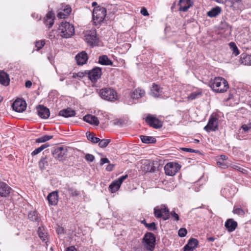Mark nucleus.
<instances>
[{
	"mask_svg": "<svg viewBox=\"0 0 251 251\" xmlns=\"http://www.w3.org/2000/svg\"><path fill=\"white\" fill-rule=\"evenodd\" d=\"M241 0H231L227 2V6L231 7L233 10H236L239 8L241 4Z\"/></svg>",
	"mask_w": 251,
	"mask_h": 251,
	"instance_id": "2f4dec72",
	"label": "nucleus"
},
{
	"mask_svg": "<svg viewBox=\"0 0 251 251\" xmlns=\"http://www.w3.org/2000/svg\"><path fill=\"white\" fill-rule=\"evenodd\" d=\"M32 85V82L30 80H27L25 82V86L26 88H30Z\"/></svg>",
	"mask_w": 251,
	"mask_h": 251,
	"instance_id": "e2e57ef3",
	"label": "nucleus"
},
{
	"mask_svg": "<svg viewBox=\"0 0 251 251\" xmlns=\"http://www.w3.org/2000/svg\"><path fill=\"white\" fill-rule=\"evenodd\" d=\"M218 119L215 117H211L209 120L207 125L204 126V129L207 132L215 131L218 129Z\"/></svg>",
	"mask_w": 251,
	"mask_h": 251,
	"instance_id": "ddd939ff",
	"label": "nucleus"
},
{
	"mask_svg": "<svg viewBox=\"0 0 251 251\" xmlns=\"http://www.w3.org/2000/svg\"><path fill=\"white\" fill-rule=\"evenodd\" d=\"M232 212L234 214H237L238 215H244L245 213L243 209L236 207H234Z\"/></svg>",
	"mask_w": 251,
	"mask_h": 251,
	"instance_id": "c03bdc74",
	"label": "nucleus"
},
{
	"mask_svg": "<svg viewBox=\"0 0 251 251\" xmlns=\"http://www.w3.org/2000/svg\"><path fill=\"white\" fill-rule=\"evenodd\" d=\"M68 191L71 196H77L80 194V192L76 190L72 187H69Z\"/></svg>",
	"mask_w": 251,
	"mask_h": 251,
	"instance_id": "37998d69",
	"label": "nucleus"
},
{
	"mask_svg": "<svg viewBox=\"0 0 251 251\" xmlns=\"http://www.w3.org/2000/svg\"><path fill=\"white\" fill-rule=\"evenodd\" d=\"M85 40L91 46L98 45V38L96 31L94 29L86 31L85 35Z\"/></svg>",
	"mask_w": 251,
	"mask_h": 251,
	"instance_id": "9d476101",
	"label": "nucleus"
},
{
	"mask_svg": "<svg viewBox=\"0 0 251 251\" xmlns=\"http://www.w3.org/2000/svg\"><path fill=\"white\" fill-rule=\"evenodd\" d=\"M217 164L221 167L222 168H226L227 167V164H226L224 162V161H221V160H219L217 162Z\"/></svg>",
	"mask_w": 251,
	"mask_h": 251,
	"instance_id": "5fc2aeb1",
	"label": "nucleus"
},
{
	"mask_svg": "<svg viewBox=\"0 0 251 251\" xmlns=\"http://www.w3.org/2000/svg\"><path fill=\"white\" fill-rule=\"evenodd\" d=\"M127 177V175H126L125 176H121L117 180H116L118 183H119L121 185L123 183V182Z\"/></svg>",
	"mask_w": 251,
	"mask_h": 251,
	"instance_id": "603ef678",
	"label": "nucleus"
},
{
	"mask_svg": "<svg viewBox=\"0 0 251 251\" xmlns=\"http://www.w3.org/2000/svg\"><path fill=\"white\" fill-rule=\"evenodd\" d=\"M144 225L147 228H148L150 230L154 231L156 229L155 224L153 222L150 224L145 223Z\"/></svg>",
	"mask_w": 251,
	"mask_h": 251,
	"instance_id": "49530a36",
	"label": "nucleus"
},
{
	"mask_svg": "<svg viewBox=\"0 0 251 251\" xmlns=\"http://www.w3.org/2000/svg\"><path fill=\"white\" fill-rule=\"evenodd\" d=\"M110 141L111 140L110 139H100V141L98 142L99 146L100 148H105L109 144Z\"/></svg>",
	"mask_w": 251,
	"mask_h": 251,
	"instance_id": "a19ab883",
	"label": "nucleus"
},
{
	"mask_svg": "<svg viewBox=\"0 0 251 251\" xmlns=\"http://www.w3.org/2000/svg\"><path fill=\"white\" fill-rule=\"evenodd\" d=\"M75 114V111L70 108L61 110L59 112V115L65 118L74 116Z\"/></svg>",
	"mask_w": 251,
	"mask_h": 251,
	"instance_id": "5701e85b",
	"label": "nucleus"
},
{
	"mask_svg": "<svg viewBox=\"0 0 251 251\" xmlns=\"http://www.w3.org/2000/svg\"><path fill=\"white\" fill-rule=\"evenodd\" d=\"M170 216H172V218L174 220L178 221L179 219L178 215L174 211H172V212H170Z\"/></svg>",
	"mask_w": 251,
	"mask_h": 251,
	"instance_id": "8fccbe9b",
	"label": "nucleus"
},
{
	"mask_svg": "<svg viewBox=\"0 0 251 251\" xmlns=\"http://www.w3.org/2000/svg\"><path fill=\"white\" fill-rule=\"evenodd\" d=\"M227 0H215V1L219 3H225L226 2Z\"/></svg>",
	"mask_w": 251,
	"mask_h": 251,
	"instance_id": "69168bd1",
	"label": "nucleus"
},
{
	"mask_svg": "<svg viewBox=\"0 0 251 251\" xmlns=\"http://www.w3.org/2000/svg\"><path fill=\"white\" fill-rule=\"evenodd\" d=\"M229 45L230 49L232 51V53L234 54L235 56L238 55L239 54V51L235 44L234 42H230Z\"/></svg>",
	"mask_w": 251,
	"mask_h": 251,
	"instance_id": "ea45409f",
	"label": "nucleus"
},
{
	"mask_svg": "<svg viewBox=\"0 0 251 251\" xmlns=\"http://www.w3.org/2000/svg\"><path fill=\"white\" fill-rule=\"evenodd\" d=\"M109 162V160L107 158H102L100 160V165H103L105 163Z\"/></svg>",
	"mask_w": 251,
	"mask_h": 251,
	"instance_id": "bf43d9fd",
	"label": "nucleus"
},
{
	"mask_svg": "<svg viewBox=\"0 0 251 251\" xmlns=\"http://www.w3.org/2000/svg\"><path fill=\"white\" fill-rule=\"evenodd\" d=\"M178 4L179 11L186 12L193 6V2L191 0H179Z\"/></svg>",
	"mask_w": 251,
	"mask_h": 251,
	"instance_id": "dca6fc26",
	"label": "nucleus"
},
{
	"mask_svg": "<svg viewBox=\"0 0 251 251\" xmlns=\"http://www.w3.org/2000/svg\"><path fill=\"white\" fill-rule=\"evenodd\" d=\"M145 95V91L140 88L135 89L132 93L131 97L133 99H138Z\"/></svg>",
	"mask_w": 251,
	"mask_h": 251,
	"instance_id": "7c9ffc66",
	"label": "nucleus"
},
{
	"mask_svg": "<svg viewBox=\"0 0 251 251\" xmlns=\"http://www.w3.org/2000/svg\"><path fill=\"white\" fill-rule=\"evenodd\" d=\"M140 12L144 16L149 15V13L146 8H145V7H143L141 9Z\"/></svg>",
	"mask_w": 251,
	"mask_h": 251,
	"instance_id": "13d9d810",
	"label": "nucleus"
},
{
	"mask_svg": "<svg viewBox=\"0 0 251 251\" xmlns=\"http://www.w3.org/2000/svg\"><path fill=\"white\" fill-rule=\"evenodd\" d=\"M209 85L214 91L217 93H224L228 88L227 81L221 77L211 79L209 83Z\"/></svg>",
	"mask_w": 251,
	"mask_h": 251,
	"instance_id": "f257e3e1",
	"label": "nucleus"
},
{
	"mask_svg": "<svg viewBox=\"0 0 251 251\" xmlns=\"http://www.w3.org/2000/svg\"><path fill=\"white\" fill-rule=\"evenodd\" d=\"M49 146L48 143L42 145L40 147L36 148L31 153L32 156L35 155L41 152L43 150Z\"/></svg>",
	"mask_w": 251,
	"mask_h": 251,
	"instance_id": "f704fd0d",
	"label": "nucleus"
},
{
	"mask_svg": "<svg viewBox=\"0 0 251 251\" xmlns=\"http://www.w3.org/2000/svg\"><path fill=\"white\" fill-rule=\"evenodd\" d=\"M54 14L52 11L49 12L44 19L45 24L49 26V28L52 27L54 24Z\"/></svg>",
	"mask_w": 251,
	"mask_h": 251,
	"instance_id": "aec40b11",
	"label": "nucleus"
},
{
	"mask_svg": "<svg viewBox=\"0 0 251 251\" xmlns=\"http://www.w3.org/2000/svg\"><path fill=\"white\" fill-rule=\"evenodd\" d=\"M75 60L78 65L85 64L88 60L87 54L85 51H82L75 56Z\"/></svg>",
	"mask_w": 251,
	"mask_h": 251,
	"instance_id": "f3484780",
	"label": "nucleus"
},
{
	"mask_svg": "<svg viewBox=\"0 0 251 251\" xmlns=\"http://www.w3.org/2000/svg\"><path fill=\"white\" fill-rule=\"evenodd\" d=\"M221 12L222 8L217 6L208 11L207 12V15L210 18L216 17L218 16Z\"/></svg>",
	"mask_w": 251,
	"mask_h": 251,
	"instance_id": "393cba45",
	"label": "nucleus"
},
{
	"mask_svg": "<svg viewBox=\"0 0 251 251\" xmlns=\"http://www.w3.org/2000/svg\"><path fill=\"white\" fill-rule=\"evenodd\" d=\"M101 98L108 101H114L117 98L116 92L110 88H105L100 92Z\"/></svg>",
	"mask_w": 251,
	"mask_h": 251,
	"instance_id": "423d86ee",
	"label": "nucleus"
},
{
	"mask_svg": "<svg viewBox=\"0 0 251 251\" xmlns=\"http://www.w3.org/2000/svg\"><path fill=\"white\" fill-rule=\"evenodd\" d=\"M28 218L32 221H37L38 217L35 211L30 212L28 215Z\"/></svg>",
	"mask_w": 251,
	"mask_h": 251,
	"instance_id": "a18cd8bd",
	"label": "nucleus"
},
{
	"mask_svg": "<svg viewBox=\"0 0 251 251\" xmlns=\"http://www.w3.org/2000/svg\"><path fill=\"white\" fill-rule=\"evenodd\" d=\"M84 73L88 75L92 82L97 81L102 75L101 69L100 67H95L91 70H85Z\"/></svg>",
	"mask_w": 251,
	"mask_h": 251,
	"instance_id": "6e6552de",
	"label": "nucleus"
},
{
	"mask_svg": "<svg viewBox=\"0 0 251 251\" xmlns=\"http://www.w3.org/2000/svg\"><path fill=\"white\" fill-rule=\"evenodd\" d=\"M153 211L156 218H162L164 221H166L170 218V211L166 205H157L154 208Z\"/></svg>",
	"mask_w": 251,
	"mask_h": 251,
	"instance_id": "20e7f679",
	"label": "nucleus"
},
{
	"mask_svg": "<svg viewBox=\"0 0 251 251\" xmlns=\"http://www.w3.org/2000/svg\"><path fill=\"white\" fill-rule=\"evenodd\" d=\"M114 167V165H113V164H109V165H108L107 166L106 169L108 171H111L113 170Z\"/></svg>",
	"mask_w": 251,
	"mask_h": 251,
	"instance_id": "680f3d73",
	"label": "nucleus"
},
{
	"mask_svg": "<svg viewBox=\"0 0 251 251\" xmlns=\"http://www.w3.org/2000/svg\"><path fill=\"white\" fill-rule=\"evenodd\" d=\"M87 75L86 74H85L84 73V72H79L77 74V75L79 77H82L83 76V75Z\"/></svg>",
	"mask_w": 251,
	"mask_h": 251,
	"instance_id": "774afa93",
	"label": "nucleus"
},
{
	"mask_svg": "<svg viewBox=\"0 0 251 251\" xmlns=\"http://www.w3.org/2000/svg\"><path fill=\"white\" fill-rule=\"evenodd\" d=\"M85 159L89 162H93L95 159V156L91 154H86L85 156Z\"/></svg>",
	"mask_w": 251,
	"mask_h": 251,
	"instance_id": "3c124183",
	"label": "nucleus"
},
{
	"mask_svg": "<svg viewBox=\"0 0 251 251\" xmlns=\"http://www.w3.org/2000/svg\"><path fill=\"white\" fill-rule=\"evenodd\" d=\"M9 75L4 72H0V83L7 86L9 85Z\"/></svg>",
	"mask_w": 251,
	"mask_h": 251,
	"instance_id": "a878e982",
	"label": "nucleus"
},
{
	"mask_svg": "<svg viewBox=\"0 0 251 251\" xmlns=\"http://www.w3.org/2000/svg\"><path fill=\"white\" fill-rule=\"evenodd\" d=\"M45 44V42L44 40H40L39 41H37L35 42V47L37 48L36 50L37 51L41 49H42Z\"/></svg>",
	"mask_w": 251,
	"mask_h": 251,
	"instance_id": "de8ad7c7",
	"label": "nucleus"
},
{
	"mask_svg": "<svg viewBox=\"0 0 251 251\" xmlns=\"http://www.w3.org/2000/svg\"><path fill=\"white\" fill-rule=\"evenodd\" d=\"M38 236L43 242H46L47 241V233L43 227H39L37 231Z\"/></svg>",
	"mask_w": 251,
	"mask_h": 251,
	"instance_id": "c756f323",
	"label": "nucleus"
},
{
	"mask_svg": "<svg viewBox=\"0 0 251 251\" xmlns=\"http://www.w3.org/2000/svg\"><path fill=\"white\" fill-rule=\"evenodd\" d=\"M227 158V157L226 156V155H221L220 156V158H219V160H221L222 161H224L225 160H226Z\"/></svg>",
	"mask_w": 251,
	"mask_h": 251,
	"instance_id": "0e129e2a",
	"label": "nucleus"
},
{
	"mask_svg": "<svg viewBox=\"0 0 251 251\" xmlns=\"http://www.w3.org/2000/svg\"><path fill=\"white\" fill-rule=\"evenodd\" d=\"M146 121L151 126L154 128H158L162 126V123L158 119L151 116L147 117Z\"/></svg>",
	"mask_w": 251,
	"mask_h": 251,
	"instance_id": "4468645a",
	"label": "nucleus"
},
{
	"mask_svg": "<svg viewBox=\"0 0 251 251\" xmlns=\"http://www.w3.org/2000/svg\"><path fill=\"white\" fill-rule=\"evenodd\" d=\"M106 15V9L103 7H95L93 11V19L96 25L100 24Z\"/></svg>",
	"mask_w": 251,
	"mask_h": 251,
	"instance_id": "7ed1b4c3",
	"label": "nucleus"
},
{
	"mask_svg": "<svg viewBox=\"0 0 251 251\" xmlns=\"http://www.w3.org/2000/svg\"><path fill=\"white\" fill-rule=\"evenodd\" d=\"M55 31L54 30H52L51 31H50L48 34V38L50 40L54 39L55 37Z\"/></svg>",
	"mask_w": 251,
	"mask_h": 251,
	"instance_id": "6e6d98bb",
	"label": "nucleus"
},
{
	"mask_svg": "<svg viewBox=\"0 0 251 251\" xmlns=\"http://www.w3.org/2000/svg\"><path fill=\"white\" fill-rule=\"evenodd\" d=\"M202 95L201 89H199L192 92L188 96V99L190 100H194L201 97Z\"/></svg>",
	"mask_w": 251,
	"mask_h": 251,
	"instance_id": "c85d7f7f",
	"label": "nucleus"
},
{
	"mask_svg": "<svg viewBox=\"0 0 251 251\" xmlns=\"http://www.w3.org/2000/svg\"><path fill=\"white\" fill-rule=\"evenodd\" d=\"M52 138H53V136H52V135H46L42 137L37 138L36 139V142L38 143H44V142H46V141H48L51 139Z\"/></svg>",
	"mask_w": 251,
	"mask_h": 251,
	"instance_id": "e433bc0d",
	"label": "nucleus"
},
{
	"mask_svg": "<svg viewBox=\"0 0 251 251\" xmlns=\"http://www.w3.org/2000/svg\"><path fill=\"white\" fill-rule=\"evenodd\" d=\"M187 233V231L185 228H181L178 230V234L180 237H183L186 236Z\"/></svg>",
	"mask_w": 251,
	"mask_h": 251,
	"instance_id": "09e8293b",
	"label": "nucleus"
},
{
	"mask_svg": "<svg viewBox=\"0 0 251 251\" xmlns=\"http://www.w3.org/2000/svg\"><path fill=\"white\" fill-rule=\"evenodd\" d=\"M71 11V8L69 5H62L57 11V16L60 19H65L70 15Z\"/></svg>",
	"mask_w": 251,
	"mask_h": 251,
	"instance_id": "f8f14e48",
	"label": "nucleus"
},
{
	"mask_svg": "<svg viewBox=\"0 0 251 251\" xmlns=\"http://www.w3.org/2000/svg\"><path fill=\"white\" fill-rule=\"evenodd\" d=\"M99 63L102 65H112L113 64V62L105 55L99 56Z\"/></svg>",
	"mask_w": 251,
	"mask_h": 251,
	"instance_id": "cd10ccee",
	"label": "nucleus"
},
{
	"mask_svg": "<svg viewBox=\"0 0 251 251\" xmlns=\"http://www.w3.org/2000/svg\"><path fill=\"white\" fill-rule=\"evenodd\" d=\"M66 251H76L74 247H70L68 248Z\"/></svg>",
	"mask_w": 251,
	"mask_h": 251,
	"instance_id": "338daca9",
	"label": "nucleus"
},
{
	"mask_svg": "<svg viewBox=\"0 0 251 251\" xmlns=\"http://www.w3.org/2000/svg\"><path fill=\"white\" fill-rule=\"evenodd\" d=\"M251 123L249 124V126H247L246 125H243L242 126V128L245 132H247L249 130L250 128H251Z\"/></svg>",
	"mask_w": 251,
	"mask_h": 251,
	"instance_id": "4d7b16f0",
	"label": "nucleus"
},
{
	"mask_svg": "<svg viewBox=\"0 0 251 251\" xmlns=\"http://www.w3.org/2000/svg\"><path fill=\"white\" fill-rule=\"evenodd\" d=\"M26 107L25 101L20 99H17L12 104L14 110L18 112H22L25 110Z\"/></svg>",
	"mask_w": 251,
	"mask_h": 251,
	"instance_id": "9b49d317",
	"label": "nucleus"
},
{
	"mask_svg": "<svg viewBox=\"0 0 251 251\" xmlns=\"http://www.w3.org/2000/svg\"><path fill=\"white\" fill-rule=\"evenodd\" d=\"M39 166L41 170H44L48 166V162L46 160V157L42 158L39 162Z\"/></svg>",
	"mask_w": 251,
	"mask_h": 251,
	"instance_id": "58836bf2",
	"label": "nucleus"
},
{
	"mask_svg": "<svg viewBox=\"0 0 251 251\" xmlns=\"http://www.w3.org/2000/svg\"><path fill=\"white\" fill-rule=\"evenodd\" d=\"M37 113L38 115L42 119H47L50 115L49 109L42 105L37 106Z\"/></svg>",
	"mask_w": 251,
	"mask_h": 251,
	"instance_id": "2eb2a0df",
	"label": "nucleus"
},
{
	"mask_svg": "<svg viewBox=\"0 0 251 251\" xmlns=\"http://www.w3.org/2000/svg\"><path fill=\"white\" fill-rule=\"evenodd\" d=\"M47 199L50 205H56L58 201V192L57 191H53L50 193L47 197Z\"/></svg>",
	"mask_w": 251,
	"mask_h": 251,
	"instance_id": "6ab92c4d",
	"label": "nucleus"
},
{
	"mask_svg": "<svg viewBox=\"0 0 251 251\" xmlns=\"http://www.w3.org/2000/svg\"><path fill=\"white\" fill-rule=\"evenodd\" d=\"M180 169V166L178 163L175 162H169L164 166V171L166 175L170 176H174Z\"/></svg>",
	"mask_w": 251,
	"mask_h": 251,
	"instance_id": "1a4fd4ad",
	"label": "nucleus"
},
{
	"mask_svg": "<svg viewBox=\"0 0 251 251\" xmlns=\"http://www.w3.org/2000/svg\"><path fill=\"white\" fill-rule=\"evenodd\" d=\"M121 185L119 183H118V182L117 180H115L113 181L111 183V184L109 185V190L112 193H115L119 189Z\"/></svg>",
	"mask_w": 251,
	"mask_h": 251,
	"instance_id": "72a5a7b5",
	"label": "nucleus"
},
{
	"mask_svg": "<svg viewBox=\"0 0 251 251\" xmlns=\"http://www.w3.org/2000/svg\"><path fill=\"white\" fill-rule=\"evenodd\" d=\"M86 135L87 139L93 143H97L100 141V138L95 137L90 132H87L86 133Z\"/></svg>",
	"mask_w": 251,
	"mask_h": 251,
	"instance_id": "c9c22d12",
	"label": "nucleus"
},
{
	"mask_svg": "<svg viewBox=\"0 0 251 251\" xmlns=\"http://www.w3.org/2000/svg\"><path fill=\"white\" fill-rule=\"evenodd\" d=\"M140 139L143 143L146 144L154 143L156 142L155 138L151 136L141 135Z\"/></svg>",
	"mask_w": 251,
	"mask_h": 251,
	"instance_id": "473e14b6",
	"label": "nucleus"
},
{
	"mask_svg": "<svg viewBox=\"0 0 251 251\" xmlns=\"http://www.w3.org/2000/svg\"><path fill=\"white\" fill-rule=\"evenodd\" d=\"M231 167L234 170L242 172L243 174H247L248 173V171L246 169L242 168L241 166L239 165L236 164H233L232 165Z\"/></svg>",
	"mask_w": 251,
	"mask_h": 251,
	"instance_id": "79ce46f5",
	"label": "nucleus"
},
{
	"mask_svg": "<svg viewBox=\"0 0 251 251\" xmlns=\"http://www.w3.org/2000/svg\"><path fill=\"white\" fill-rule=\"evenodd\" d=\"M53 157L59 161H62L67 157V148L66 146L58 147L52 152Z\"/></svg>",
	"mask_w": 251,
	"mask_h": 251,
	"instance_id": "0eeeda50",
	"label": "nucleus"
},
{
	"mask_svg": "<svg viewBox=\"0 0 251 251\" xmlns=\"http://www.w3.org/2000/svg\"><path fill=\"white\" fill-rule=\"evenodd\" d=\"M58 31L60 36L64 38H70L75 33L74 26L66 22L61 23Z\"/></svg>",
	"mask_w": 251,
	"mask_h": 251,
	"instance_id": "f03ea898",
	"label": "nucleus"
},
{
	"mask_svg": "<svg viewBox=\"0 0 251 251\" xmlns=\"http://www.w3.org/2000/svg\"><path fill=\"white\" fill-rule=\"evenodd\" d=\"M240 62L245 65H251V54H242Z\"/></svg>",
	"mask_w": 251,
	"mask_h": 251,
	"instance_id": "bb28decb",
	"label": "nucleus"
},
{
	"mask_svg": "<svg viewBox=\"0 0 251 251\" xmlns=\"http://www.w3.org/2000/svg\"><path fill=\"white\" fill-rule=\"evenodd\" d=\"M11 190V188L4 182H0V196L3 197L8 196Z\"/></svg>",
	"mask_w": 251,
	"mask_h": 251,
	"instance_id": "a211bd4d",
	"label": "nucleus"
},
{
	"mask_svg": "<svg viewBox=\"0 0 251 251\" xmlns=\"http://www.w3.org/2000/svg\"><path fill=\"white\" fill-rule=\"evenodd\" d=\"M225 226L229 232H232L237 226V223L232 219H228L225 223Z\"/></svg>",
	"mask_w": 251,
	"mask_h": 251,
	"instance_id": "412c9836",
	"label": "nucleus"
},
{
	"mask_svg": "<svg viewBox=\"0 0 251 251\" xmlns=\"http://www.w3.org/2000/svg\"><path fill=\"white\" fill-rule=\"evenodd\" d=\"M181 149V150H182L183 151L189 152H199V151H198V150H193V149H190V148H182Z\"/></svg>",
	"mask_w": 251,
	"mask_h": 251,
	"instance_id": "864d4df0",
	"label": "nucleus"
},
{
	"mask_svg": "<svg viewBox=\"0 0 251 251\" xmlns=\"http://www.w3.org/2000/svg\"><path fill=\"white\" fill-rule=\"evenodd\" d=\"M155 238L151 232H147L143 238V245L148 250L152 251L155 248Z\"/></svg>",
	"mask_w": 251,
	"mask_h": 251,
	"instance_id": "39448f33",
	"label": "nucleus"
},
{
	"mask_svg": "<svg viewBox=\"0 0 251 251\" xmlns=\"http://www.w3.org/2000/svg\"><path fill=\"white\" fill-rule=\"evenodd\" d=\"M187 245H188L187 247H189V246L191 249L194 250L198 245V241L196 239H190Z\"/></svg>",
	"mask_w": 251,
	"mask_h": 251,
	"instance_id": "4c0bfd02",
	"label": "nucleus"
},
{
	"mask_svg": "<svg viewBox=\"0 0 251 251\" xmlns=\"http://www.w3.org/2000/svg\"><path fill=\"white\" fill-rule=\"evenodd\" d=\"M188 245H186L184 248V251H193V249H191V248L189 246V247H187Z\"/></svg>",
	"mask_w": 251,
	"mask_h": 251,
	"instance_id": "052dcab7",
	"label": "nucleus"
},
{
	"mask_svg": "<svg viewBox=\"0 0 251 251\" xmlns=\"http://www.w3.org/2000/svg\"><path fill=\"white\" fill-rule=\"evenodd\" d=\"M162 88L155 83H153L151 88V95L154 97H158L162 94Z\"/></svg>",
	"mask_w": 251,
	"mask_h": 251,
	"instance_id": "b1692460",
	"label": "nucleus"
},
{
	"mask_svg": "<svg viewBox=\"0 0 251 251\" xmlns=\"http://www.w3.org/2000/svg\"><path fill=\"white\" fill-rule=\"evenodd\" d=\"M83 120L87 123L95 126H98L99 121L98 118L95 116L88 114L83 117Z\"/></svg>",
	"mask_w": 251,
	"mask_h": 251,
	"instance_id": "4be33fe9",
	"label": "nucleus"
}]
</instances>
